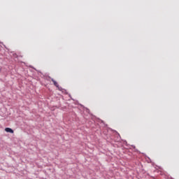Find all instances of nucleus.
<instances>
[{
	"label": "nucleus",
	"instance_id": "obj_1",
	"mask_svg": "<svg viewBox=\"0 0 179 179\" xmlns=\"http://www.w3.org/2000/svg\"><path fill=\"white\" fill-rule=\"evenodd\" d=\"M6 132H9L10 134H13V129L9 128V127H6L5 129Z\"/></svg>",
	"mask_w": 179,
	"mask_h": 179
},
{
	"label": "nucleus",
	"instance_id": "obj_6",
	"mask_svg": "<svg viewBox=\"0 0 179 179\" xmlns=\"http://www.w3.org/2000/svg\"><path fill=\"white\" fill-rule=\"evenodd\" d=\"M87 111L89 112V109H87Z\"/></svg>",
	"mask_w": 179,
	"mask_h": 179
},
{
	"label": "nucleus",
	"instance_id": "obj_3",
	"mask_svg": "<svg viewBox=\"0 0 179 179\" xmlns=\"http://www.w3.org/2000/svg\"><path fill=\"white\" fill-rule=\"evenodd\" d=\"M57 88H58L59 90H60V92L62 91V87H59H59H57Z\"/></svg>",
	"mask_w": 179,
	"mask_h": 179
},
{
	"label": "nucleus",
	"instance_id": "obj_4",
	"mask_svg": "<svg viewBox=\"0 0 179 179\" xmlns=\"http://www.w3.org/2000/svg\"><path fill=\"white\" fill-rule=\"evenodd\" d=\"M159 171H160V167H158V173H159Z\"/></svg>",
	"mask_w": 179,
	"mask_h": 179
},
{
	"label": "nucleus",
	"instance_id": "obj_5",
	"mask_svg": "<svg viewBox=\"0 0 179 179\" xmlns=\"http://www.w3.org/2000/svg\"><path fill=\"white\" fill-rule=\"evenodd\" d=\"M132 148H134L135 149V145H132Z\"/></svg>",
	"mask_w": 179,
	"mask_h": 179
},
{
	"label": "nucleus",
	"instance_id": "obj_2",
	"mask_svg": "<svg viewBox=\"0 0 179 179\" xmlns=\"http://www.w3.org/2000/svg\"><path fill=\"white\" fill-rule=\"evenodd\" d=\"M51 80L53 83V84L56 86V87H59V85H58V83H57V81H55L54 78H51Z\"/></svg>",
	"mask_w": 179,
	"mask_h": 179
},
{
	"label": "nucleus",
	"instance_id": "obj_7",
	"mask_svg": "<svg viewBox=\"0 0 179 179\" xmlns=\"http://www.w3.org/2000/svg\"><path fill=\"white\" fill-rule=\"evenodd\" d=\"M0 71H1V69H0Z\"/></svg>",
	"mask_w": 179,
	"mask_h": 179
}]
</instances>
